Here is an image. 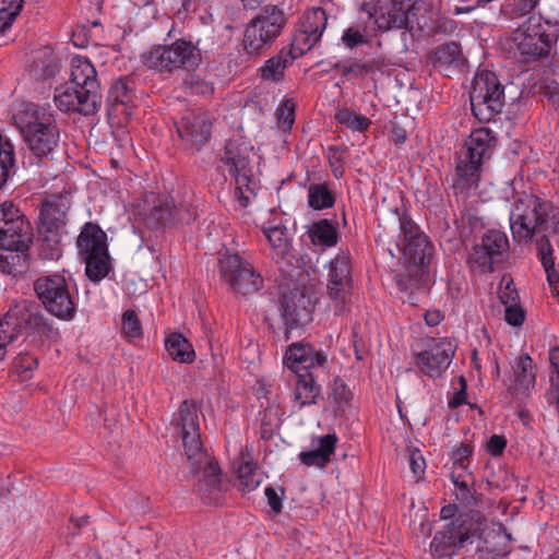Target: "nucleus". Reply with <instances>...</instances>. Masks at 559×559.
<instances>
[{
	"instance_id": "58",
	"label": "nucleus",
	"mask_w": 559,
	"mask_h": 559,
	"mask_svg": "<svg viewBox=\"0 0 559 559\" xmlns=\"http://www.w3.org/2000/svg\"><path fill=\"white\" fill-rule=\"evenodd\" d=\"M408 461H409L411 469H412L413 474L415 475V477L420 478L424 475L425 468H426L425 459L421 455V453L418 450L413 451L409 454Z\"/></svg>"
},
{
	"instance_id": "44",
	"label": "nucleus",
	"mask_w": 559,
	"mask_h": 559,
	"mask_svg": "<svg viewBox=\"0 0 559 559\" xmlns=\"http://www.w3.org/2000/svg\"><path fill=\"white\" fill-rule=\"evenodd\" d=\"M23 8V0H0V32L9 28Z\"/></svg>"
},
{
	"instance_id": "46",
	"label": "nucleus",
	"mask_w": 559,
	"mask_h": 559,
	"mask_svg": "<svg viewBox=\"0 0 559 559\" xmlns=\"http://www.w3.org/2000/svg\"><path fill=\"white\" fill-rule=\"evenodd\" d=\"M473 451V447L468 443H460L459 445L454 447L450 454L454 469L460 468L463 472H467Z\"/></svg>"
},
{
	"instance_id": "42",
	"label": "nucleus",
	"mask_w": 559,
	"mask_h": 559,
	"mask_svg": "<svg viewBox=\"0 0 559 559\" xmlns=\"http://www.w3.org/2000/svg\"><path fill=\"white\" fill-rule=\"evenodd\" d=\"M235 469L243 491L254 490L262 481L259 468L248 461L235 465Z\"/></svg>"
},
{
	"instance_id": "18",
	"label": "nucleus",
	"mask_w": 559,
	"mask_h": 559,
	"mask_svg": "<svg viewBox=\"0 0 559 559\" xmlns=\"http://www.w3.org/2000/svg\"><path fill=\"white\" fill-rule=\"evenodd\" d=\"M190 472L198 476L195 491L207 506H217L224 500V484L221 479V468L205 452V457L188 460Z\"/></svg>"
},
{
	"instance_id": "62",
	"label": "nucleus",
	"mask_w": 559,
	"mask_h": 559,
	"mask_svg": "<svg viewBox=\"0 0 559 559\" xmlns=\"http://www.w3.org/2000/svg\"><path fill=\"white\" fill-rule=\"evenodd\" d=\"M539 0H519L514 4V13L516 16H522L530 13L535 7H538Z\"/></svg>"
},
{
	"instance_id": "14",
	"label": "nucleus",
	"mask_w": 559,
	"mask_h": 559,
	"mask_svg": "<svg viewBox=\"0 0 559 559\" xmlns=\"http://www.w3.org/2000/svg\"><path fill=\"white\" fill-rule=\"evenodd\" d=\"M252 148L239 144L237 141H229L225 145L221 162L229 176L235 179L236 190L240 193L242 205H247L249 197L246 192L253 193L254 181L251 165Z\"/></svg>"
},
{
	"instance_id": "52",
	"label": "nucleus",
	"mask_w": 559,
	"mask_h": 559,
	"mask_svg": "<svg viewBox=\"0 0 559 559\" xmlns=\"http://www.w3.org/2000/svg\"><path fill=\"white\" fill-rule=\"evenodd\" d=\"M538 17H542V23L545 26L550 25L551 19L559 14V0H539L538 1Z\"/></svg>"
},
{
	"instance_id": "2",
	"label": "nucleus",
	"mask_w": 559,
	"mask_h": 559,
	"mask_svg": "<svg viewBox=\"0 0 559 559\" xmlns=\"http://www.w3.org/2000/svg\"><path fill=\"white\" fill-rule=\"evenodd\" d=\"M56 87L53 100L63 112H76L84 116L95 115L102 104L100 84L92 62L82 56L71 59V80Z\"/></svg>"
},
{
	"instance_id": "16",
	"label": "nucleus",
	"mask_w": 559,
	"mask_h": 559,
	"mask_svg": "<svg viewBox=\"0 0 559 559\" xmlns=\"http://www.w3.org/2000/svg\"><path fill=\"white\" fill-rule=\"evenodd\" d=\"M135 214L150 228H162L175 222L189 223L193 214L175 209L167 198L146 193L135 205Z\"/></svg>"
},
{
	"instance_id": "25",
	"label": "nucleus",
	"mask_w": 559,
	"mask_h": 559,
	"mask_svg": "<svg viewBox=\"0 0 559 559\" xmlns=\"http://www.w3.org/2000/svg\"><path fill=\"white\" fill-rule=\"evenodd\" d=\"M135 82L130 76L115 80L107 94L108 115L119 121H128L132 116Z\"/></svg>"
},
{
	"instance_id": "37",
	"label": "nucleus",
	"mask_w": 559,
	"mask_h": 559,
	"mask_svg": "<svg viewBox=\"0 0 559 559\" xmlns=\"http://www.w3.org/2000/svg\"><path fill=\"white\" fill-rule=\"evenodd\" d=\"M535 365L528 355L519 357L514 366V382L519 391L525 392L535 385Z\"/></svg>"
},
{
	"instance_id": "43",
	"label": "nucleus",
	"mask_w": 559,
	"mask_h": 559,
	"mask_svg": "<svg viewBox=\"0 0 559 559\" xmlns=\"http://www.w3.org/2000/svg\"><path fill=\"white\" fill-rule=\"evenodd\" d=\"M335 119L341 124L346 126L353 131H366L371 121L361 114L352 112L348 108H342L335 114Z\"/></svg>"
},
{
	"instance_id": "12",
	"label": "nucleus",
	"mask_w": 559,
	"mask_h": 559,
	"mask_svg": "<svg viewBox=\"0 0 559 559\" xmlns=\"http://www.w3.org/2000/svg\"><path fill=\"white\" fill-rule=\"evenodd\" d=\"M34 289L45 309L52 316L70 320L75 314V304L63 275L55 273L38 277Z\"/></svg>"
},
{
	"instance_id": "13",
	"label": "nucleus",
	"mask_w": 559,
	"mask_h": 559,
	"mask_svg": "<svg viewBox=\"0 0 559 559\" xmlns=\"http://www.w3.org/2000/svg\"><path fill=\"white\" fill-rule=\"evenodd\" d=\"M414 352V364L418 371L430 378L439 379L449 368L455 353V344L448 337H427Z\"/></svg>"
},
{
	"instance_id": "39",
	"label": "nucleus",
	"mask_w": 559,
	"mask_h": 559,
	"mask_svg": "<svg viewBox=\"0 0 559 559\" xmlns=\"http://www.w3.org/2000/svg\"><path fill=\"white\" fill-rule=\"evenodd\" d=\"M263 233L278 258L283 259L289 253L290 240L285 226H267Z\"/></svg>"
},
{
	"instance_id": "10",
	"label": "nucleus",
	"mask_w": 559,
	"mask_h": 559,
	"mask_svg": "<svg viewBox=\"0 0 559 559\" xmlns=\"http://www.w3.org/2000/svg\"><path fill=\"white\" fill-rule=\"evenodd\" d=\"M473 115L481 122L500 114L507 103L506 86L492 71L484 70L473 80L469 92Z\"/></svg>"
},
{
	"instance_id": "53",
	"label": "nucleus",
	"mask_w": 559,
	"mask_h": 559,
	"mask_svg": "<svg viewBox=\"0 0 559 559\" xmlns=\"http://www.w3.org/2000/svg\"><path fill=\"white\" fill-rule=\"evenodd\" d=\"M336 68H340L342 70V75L347 76L349 74H353L355 76H362L364 74L373 72L374 66L373 62H364V61H355L350 64L346 66H340L336 64Z\"/></svg>"
},
{
	"instance_id": "36",
	"label": "nucleus",
	"mask_w": 559,
	"mask_h": 559,
	"mask_svg": "<svg viewBox=\"0 0 559 559\" xmlns=\"http://www.w3.org/2000/svg\"><path fill=\"white\" fill-rule=\"evenodd\" d=\"M228 285L235 293L247 296L258 292L262 287L263 278L251 264L242 269L241 275L234 277Z\"/></svg>"
},
{
	"instance_id": "48",
	"label": "nucleus",
	"mask_w": 559,
	"mask_h": 559,
	"mask_svg": "<svg viewBox=\"0 0 559 559\" xmlns=\"http://www.w3.org/2000/svg\"><path fill=\"white\" fill-rule=\"evenodd\" d=\"M346 148L340 146H331L328 150V159L332 174L335 178H341L344 175Z\"/></svg>"
},
{
	"instance_id": "59",
	"label": "nucleus",
	"mask_w": 559,
	"mask_h": 559,
	"mask_svg": "<svg viewBox=\"0 0 559 559\" xmlns=\"http://www.w3.org/2000/svg\"><path fill=\"white\" fill-rule=\"evenodd\" d=\"M507 445V440L503 436L493 435L487 443V451L492 456H499L503 453Z\"/></svg>"
},
{
	"instance_id": "11",
	"label": "nucleus",
	"mask_w": 559,
	"mask_h": 559,
	"mask_svg": "<svg viewBox=\"0 0 559 559\" xmlns=\"http://www.w3.org/2000/svg\"><path fill=\"white\" fill-rule=\"evenodd\" d=\"M107 235L97 224L86 223L76 241L79 253L84 260L85 273L93 282H99L110 271Z\"/></svg>"
},
{
	"instance_id": "27",
	"label": "nucleus",
	"mask_w": 559,
	"mask_h": 559,
	"mask_svg": "<svg viewBox=\"0 0 559 559\" xmlns=\"http://www.w3.org/2000/svg\"><path fill=\"white\" fill-rule=\"evenodd\" d=\"M71 206L66 195L53 194L43 201L39 219L40 229L50 234H58L67 224V213Z\"/></svg>"
},
{
	"instance_id": "22",
	"label": "nucleus",
	"mask_w": 559,
	"mask_h": 559,
	"mask_svg": "<svg viewBox=\"0 0 559 559\" xmlns=\"http://www.w3.org/2000/svg\"><path fill=\"white\" fill-rule=\"evenodd\" d=\"M178 135L186 148L199 152L210 140L212 121L205 111L186 110L176 122Z\"/></svg>"
},
{
	"instance_id": "63",
	"label": "nucleus",
	"mask_w": 559,
	"mask_h": 559,
	"mask_svg": "<svg viewBox=\"0 0 559 559\" xmlns=\"http://www.w3.org/2000/svg\"><path fill=\"white\" fill-rule=\"evenodd\" d=\"M442 316L440 311L433 310V311H427L425 313V321L427 325L429 326H436L441 322Z\"/></svg>"
},
{
	"instance_id": "50",
	"label": "nucleus",
	"mask_w": 559,
	"mask_h": 559,
	"mask_svg": "<svg viewBox=\"0 0 559 559\" xmlns=\"http://www.w3.org/2000/svg\"><path fill=\"white\" fill-rule=\"evenodd\" d=\"M501 284H504L503 287L499 290V299L504 307L515 306L520 302V297L518 290L513 287L512 278H502Z\"/></svg>"
},
{
	"instance_id": "49",
	"label": "nucleus",
	"mask_w": 559,
	"mask_h": 559,
	"mask_svg": "<svg viewBox=\"0 0 559 559\" xmlns=\"http://www.w3.org/2000/svg\"><path fill=\"white\" fill-rule=\"evenodd\" d=\"M330 396L341 406L347 404L353 394L347 384L340 377H336L330 385Z\"/></svg>"
},
{
	"instance_id": "51",
	"label": "nucleus",
	"mask_w": 559,
	"mask_h": 559,
	"mask_svg": "<svg viewBox=\"0 0 559 559\" xmlns=\"http://www.w3.org/2000/svg\"><path fill=\"white\" fill-rule=\"evenodd\" d=\"M337 437L335 433H328L313 440V449L322 453L326 459L331 460V455L335 451Z\"/></svg>"
},
{
	"instance_id": "45",
	"label": "nucleus",
	"mask_w": 559,
	"mask_h": 559,
	"mask_svg": "<svg viewBox=\"0 0 559 559\" xmlns=\"http://www.w3.org/2000/svg\"><path fill=\"white\" fill-rule=\"evenodd\" d=\"M296 103L292 98L284 99L276 109V118L280 128L284 131H290L295 122Z\"/></svg>"
},
{
	"instance_id": "8",
	"label": "nucleus",
	"mask_w": 559,
	"mask_h": 559,
	"mask_svg": "<svg viewBox=\"0 0 559 559\" xmlns=\"http://www.w3.org/2000/svg\"><path fill=\"white\" fill-rule=\"evenodd\" d=\"M144 63L160 74H173L177 71H195L202 64V52L191 40L179 38L167 45L153 47L143 55Z\"/></svg>"
},
{
	"instance_id": "64",
	"label": "nucleus",
	"mask_w": 559,
	"mask_h": 559,
	"mask_svg": "<svg viewBox=\"0 0 559 559\" xmlns=\"http://www.w3.org/2000/svg\"><path fill=\"white\" fill-rule=\"evenodd\" d=\"M549 359H550L552 367L556 369V371L559 376V347H556L550 352Z\"/></svg>"
},
{
	"instance_id": "40",
	"label": "nucleus",
	"mask_w": 559,
	"mask_h": 559,
	"mask_svg": "<svg viewBox=\"0 0 559 559\" xmlns=\"http://www.w3.org/2000/svg\"><path fill=\"white\" fill-rule=\"evenodd\" d=\"M335 203V195L326 183H311L308 188V205L317 211L330 209Z\"/></svg>"
},
{
	"instance_id": "34",
	"label": "nucleus",
	"mask_w": 559,
	"mask_h": 559,
	"mask_svg": "<svg viewBox=\"0 0 559 559\" xmlns=\"http://www.w3.org/2000/svg\"><path fill=\"white\" fill-rule=\"evenodd\" d=\"M251 265L247 260L228 249L218 253V271L222 280L229 284L234 277L241 275L242 269Z\"/></svg>"
},
{
	"instance_id": "1",
	"label": "nucleus",
	"mask_w": 559,
	"mask_h": 559,
	"mask_svg": "<svg viewBox=\"0 0 559 559\" xmlns=\"http://www.w3.org/2000/svg\"><path fill=\"white\" fill-rule=\"evenodd\" d=\"M514 241L534 243L550 285L554 284L555 259L551 240L559 234V209L534 194L519 198L510 211Z\"/></svg>"
},
{
	"instance_id": "54",
	"label": "nucleus",
	"mask_w": 559,
	"mask_h": 559,
	"mask_svg": "<svg viewBox=\"0 0 559 559\" xmlns=\"http://www.w3.org/2000/svg\"><path fill=\"white\" fill-rule=\"evenodd\" d=\"M183 83L193 94L211 95L214 92L211 84L195 75H189Z\"/></svg>"
},
{
	"instance_id": "17",
	"label": "nucleus",
	"mask_w": 559,
	"mask_h": 559,
	"mask_svg": "<svg viewBox=\"0 0 559 559\" xmlns=\"http://www.w3.org/2000/svg\"><path fill=\"white\" fill-rule=\"evenodd\" d=\"M33 228L21 210L12 202L0 204V248L29 249Z\"/></svg>"
},
{
	"instance_id": "21",
	"label": "nucleus",
	"mask_w": 559,
	"mask_h": 559,
	"mask_svg": "<svg viewBox=\"0 0 559 559\" xmlns=\"http://www.w3.org/2000/svg\"><path fill=\"white\" fill-rule=\"evenodd\" d=\"M352 289L349 258L346 254H338L330 262L328 283V294L334 301L335 313H344L346 305L350 301Z\"/></svg>"
},
{
	"instance_id": "31",
	"label": "nucleus",
	"mask_w": 559,
	"mask_h": 559,
	"mask_svg": "<svg viewBox=\"0 0 559 559\" xmlns=\"http://www.w3.org/2000/svg\"><path fill=\"white\" fill-rule=\"evenodd\" d=\"M28 249L0 248V270L9 275L16 276L28 267Z\"/></svg>"
},
{
	"instance_id": "61",
	"label": "nucleus",
	"mask_w": 559,
	"mask_h": 559,
	"mask_svg": "<svg viewBox=\"0 0 559 559\" xmlns=\"http://www.w3.org/2000/svg\"><path fill=\"white\" fill-rule=\"evenodd\" d=\"M38 360L36 357H33L28 354L22 355L15 359V367L20 369L22 372H26L37 367Z\"/></svg>"
},
{
	"instance_id": "47",
	"label": "nucleus",
	"mask_w": 559,
	"mask_h": 559,
	"mask_svg": "<svg viewBox=\"0 0 559 559\" xmlns=\"http://www.w3.org/2000/svg\"><path fill=\"white\" fill-rule=\"evenodd\" d=\"M122 334L128 338L139 337L142 335V325L133 310H127L122 316L121 323Z\"/></svg>"
},
{
	"instance_id": "38",
	"label": "nucleus",
	"mask_w": 559,
	"mask_h": 559,
	"mask_svg": "<svg viewBox=\"0 0 559 559\" xmlns=\"http://www.w3.org/2000/svg\"><path fill=\"white\" fill-rule=\"evenodd\" d=\"M309 237L314 245L333 247L337 243L338 234L334 224L323 218L314 222L309 229Z\"/></svg>"
},
{
	"instance_id": "55",
	"label": "nucleus",
	"mask_w": 559,
	"mask_h": 559,
	"mask_svg": "<svg viewBox=\"0 0 559 559\" xmlns=\"http://www.w3.org/2000/svg\"><path fill=\"white\" fill-rule=\"evenodd\" d=\"M300 462L307 466L324 467L330 463V459H326L322 453L316 449L311 451H302L299 454Z\"/></svg>"
},
{
	"instance_id": "7",
	"label": "nucleus",
	"mask_w": 559,
	"mask_h": 559,
	"mask_svg": "<svg viewBox=\"0 0 559 559\" xmlns=\"http://www.w3.org/2000/svg\"><path fill=\"white\" fill-rule=\"evenodd\" d=\"M287 24L282 8L267 4L245 25L241 47L246 55L260 57L276 41Z\"/></svg>"
},
{
	"instance_id": "6",
	"label": "nucleus",
	"mask_w": 559,
	"mask_h": 559,
	"mask_svg": "<svg viewBox=\"0 0 559 559\" xmlns=\"http://www.w3.org/2000/svg\"><path fill=\"white\" fill-rule=\"evenodd\" d=\"M401 236L403 237L402 252L408 264L404 273L396 275L401 290L412 292L420 289L424 285L426 265L432 252V245L419 227L406 215L399 218Z\"/></svg>"
},
{
	"instance_id": "4",
	"label": "nucleus",
	"mask_w": 559,
	"mask_h": 559,
	"mask_svg": "<svg viewBox=\"0 0 559 559\" xmlns=\"http://www.w3.org/2000/svg\"><path fill=\"white\" fill-rule=\"evenodd\" d=\"M325 362L326 355L310 344L293 343L289 345L284 364L296 376L294 403L299 409L317 404L321 395V386L317 384L312 370L322 368Z\"/></svg>"
},
{
	"instance_id": "33",
	"label": "nucleus",
	"mask_w": 559,
	"mask_h": 559,
	"mask_svg": "<svg viewBox=\"0 0 559 559\" xmlns=\"http://www.w3.org/2000/svg\"><path fill=\"white\" fill-rule=\"evenodd\" d=\"M165 348L177 362L191 364L195 359L192 344L179 332H173L165 338Z\"/></svg>"
},
{
	"instance_id": "20",
	"label": "nucleus",
	"mask_w": 559,
	"mask_h": 559,
	"mask_svg": "<svg viewBox=\"0 0 559 559\" xmlns=\"http://www.w3.org/2000/svg\"><path fill=\"white\" fill-rule=\"evenodd\" d=\"M328 24L324 9L317 7L306 10L295 26L290 46L296 55H305L321 39Z\"/></svg>"
},
{
	"instance_id": "19",
	"label": "nucleus",
	"mask_w": 559,
	"mask_h": 559,
	"mask_svg": "<svg viewBox=\"0 0 559 559\" xmlns=\"http://www.w3.org/2000/svg\"><path fill=\"white\" fill-rule=\"evenodd\" d=\"M477 531L473 519L459 516L435 534L430 550L439 558L452 557Z\"/></svg>"
},
{
	"instance_id": "9",
	"label": "nucleus",
	"mask_w": 559,
	"mask_h": 559,
	"mask_svg": "<svg viewBox=\"0 0 559 559\" xmlns=\"http://www.w3.org/2000/svg\"><path fill=\"white\" fill-rule=\"evenodd\" d=\"M511 39L519 61L531 63L551 56L557 36L548 33L542 17L531 15L512 32Z\"/></svg>"
},
{
	"instance_id": "41",
	"label": "nucleus",
	"mask_w": 559,
	"mask_h": 559,
	"mask_svg": "<svg viewBox=\"0 0 559 559\" xmlns=\"http://www.w3.org/2000/svg\"><path fill=\"white\" fill-rule=\"evenodd\" d=\"M341 41L348 49H354L362 45H369L371 41V36L368 32L367 23H357L344 29Z\"/></svg>"
},
{
	"instance_id": "3",
	"label": "nucleus",
	"mask_w": 559,
	"mask_h": 559,
	"mask_svg": "<svg viewBox=\"0 0 559 559\" xmlns=\"http://www.w3.org/2000/svg\"><path fill=\"white\" fill-rule=\"evenodd\" d=\"M15 122L31 153L40 162L57 148L60 131L52 111L33 103L24 104Z\"/></svg>"
},
{
	"instance_id": "15",
	"label": "nucleus",
	"mask_w": 559,
	"mask_h": 559,
	"mask_svg": "<svg viewBox=\"0 0 559 559\" xmlns=\"http://www.w3.org/2000/svg\"><path fill=\"white\" fill-rule=\"evenodd\" d=\"M509 254V239L507 235L497 229L487 230L479 243H476L469 255L468 263L472 269L481 273L493 272L500 267Z\"/></svg>"
},
{
	"instance_id": "24",
	"label": "nucleus",
	"mask_w": 559,
	"mask_h": 559,
	"mask_svg": "<svg viewBox=\"0 0 559 559\" xmlns=\"http://www.w3.org/2000/svg\"><path fill=\"white\" fill-rule=\"evenodd\" d=\"M41 321L43 317L29 312L26 307L10 309L0 321V360L3 359L8 345L28 329L40 326Z\"/></svg>"
},
{
	"instance_id": "26",
	"label": "nucleus",
	"mask_w": 559,
	"mask_h": 559,
	"mask_svg": "<svg viewBox=\"0 0 559 559\" xmlns=\"http://www.w3.org/2000/svg\"><path fill=\"white\" fill-rule=\"evenodd\" d=\"M309 306L310 299L301 293L294 292L283 296L282 307L287 340L293 330L306 325L312 320V311Z\"/></svg>"
},
{
	"instance_id": "56",
	"label": "nucleus",
	"mask_w": 559,
	"mask_h": 559,
	"mask_svg": "<svg viewBox=\"0 0 559 559\" xmlns=\"http://www.w3.org/2000/svg\"><path fill=\"white\" fill-rule=\"evenodd\" d=\"M504 320L508 324L513 326H520L523 324L525 320V311L520 302L515 306L504 308Z\"/></svg>"
},
{
	"instance_id": "32",
	"label": "nucleus",
	"mask_w": 559,
	"mask_h": 559,
	"mask_svg": "<svg viewBox=\"0 0 559 559\" xmlns=\"http://www.w3.org/2000/svg\"><path fill=\"white\" fill-rule=\"evenodd\" d=\"M451 480L454 485V496L455 500L464 508H474L477 506V496L476 491L473 489L472 485L474 483V478L471 473H456L453 471L451 473Z\"/></svg>"
},
{
	"instance_id": "28",
	"label": "nucleus",
	"mask_w": 559,
	"mask_h": 559,
	"mask_svg": "<svg viewBox=\"0 0 559 559\" xmlns=\"http://www.w3.org/2000/svg\"><path fill=\"white\" fill-rule=\"evenodd\" d=\"M478 538L477 549L483 559H500L511 551V536L501 525L484 528Z\"/></svg>"
},
{
	"instance_id": "57",
	"label": "nucleus",
	"mask_w": 559,
	"mask_h": 559,
	"mask_svg": "<svg viewBox=\"0 0 559 559\" xmlns=\"http://www.w3.org/2000/svg\"><path fill=\"white\" fill-rule=\"evenodd\" d=\"M264 493L267 499V504L270 506L272 511L275 514H278L282 511V499L284 496V489L280 487L277 491V489L267 486L264 490Z\"/></svg>"
},
{
	"instance_id": "5",
	"label": "nucleus",
	"mask_w": 559,
	"mask_h": 559,
	"mask_svg": "<svg viewBox=\"0 0 559 559\" xmlns=\"http://www.w3.org/2000/svg\"><path fill=\"white\" fill-rule=\"evenodd\" d=\"M497 143V136L488 128H478L469 134L456 157L453 176L455 189L464 191L477 188L483 165L491 158Z\"/></svg>"
},
{
	"instance_id": "29",
	"label": "nucleus",
	"mask_w": 559,
	"mask_h": 559,
	"mask_svg": "<svg viewBox=\"0 0 559 559\" xmlns=\"http://www.w3.org/2000/svg\"><path fill=\"white\" fill-rule=\"evenodd\" d=\"M299 57L301 55H296V50L290 45L283 47L276 55L265 60L258 72L264 81L280 83L284 80L285 70Z\"/></svg>"
},
{
	"instance_id": "23",
	"label": "nucleus",
	"mask_w": 559,
	"mask_h": 559,
	"mask_svg": "<svg viewBox=\"0 0 559 559\" xmlns=\"http://www.w3.org/2000/svg\"><path fill=\"white\" fill-rule=\"evenodd\" d=\"M178 426L181 428L187 460L205 457L200 438L199 407L193 401H183L178 412Z\"/></svg>"
},
{
	"instance_id": "35",
	"label": "nucleus",
	"mask_w": 559,
	"mask_h": 559,
	"mask_svg": "<svg viewBox=\"0 0 559 559\" xmlns=\"http://www.w3.org/2000/svg\"><path fill=\"white\" fill-rule=\"evenodd\" d=\"M59 70L57 59L50 49L46 48L39 51L29 67L31 75L36 80H47L55 76Z\"/></svg>"
},
{
	"instance_id": "30",
	"label": "nucleus",
	"mask_w": 559,
	"mask_h": 559,
	"mask_svg": "<svg viewBox=\"0 0 559 559\" xmlns=\"http://www.w3.org/2000/svg\"><path fill=\"white\" fill-rule=\"evenodd\" d=\"M432 63L435 68L444 71L451 68L463 69L465 58L462 53L461 46L454 41L439 46L433 52Z\"/></svg>"
},
{
	"instance_id": "60",
	"label": "nucleus",
	"mask_w": 559,
	"mask_h": 559,
	"mask_svg": "<svg viewBox=\"0 0 559 559\" xmlns=\"http://www.w3.org/2000/svg\"><path fill=\"white\" fill-rule=\"evenodd\" d=\"M460 382L462 388L459 391H456L448 402V405L451 409L461 406L466 401V381L464 377L460 378Z\"/></svg>"
}]
</instances>
